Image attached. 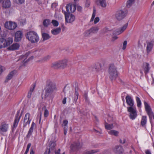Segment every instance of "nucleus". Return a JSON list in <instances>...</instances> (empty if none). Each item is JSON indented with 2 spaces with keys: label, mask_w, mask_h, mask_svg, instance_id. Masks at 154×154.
Returning a JSON list of instances; mask_svg holds the SVG:
<instances>
[{
  "label": "nucleus",
  "mask_w": 154,
  "mask_h": 154,
  "mask_svg": "<svg viewBox=\"0 0 154 154\" xmlns=\"http://www.w3.org/2000/svg\"><path fill=\"white\" fill-rule=\"evenodd\" d=\"M56 89L55 85L50 80L47 81L44 90L45 91L44 96L45 99L50 97L53 91Z\"/></svg>",
  "instance_id": "1"
},
{
  "label": "nucleus",
  "mask_w": 154,
  "mask_h": 154,
  "mask_svg": "<svg viewBox=\"0 0 154 154\" xmlns=\"http://www.w3.org/2000/svg\"><path fill=\"white\" fill-rule=\"evenodd\" d=\"M26 38L32 43H36L39 40V37L37 33L33 31L28 32L26 35Z\"/></svg>",
  "instance_id": "2"
},
{
  "label": "nucleus",
  "mask_w": 154,
  "mask_h": 154,
  "mask_svg": "<svg viewBox=\"0 0 154 154\" xmlns=\"http://www.w3.org/2000/svg\"><path fill=\"white\" fill-rule=\"evenodd\" d=\"M109 77L111 81L115 80L118 76V72L116 68L113 65H111L109 70Z\"/></svg>",
  "instance_id": "3"
},
{
  "label": "nucleus",
  "mask_w": 154,
  "mask_h": 154,
  "mask_svg": "<svg viewBox=\"0 0 154 154\" xmlns=\"http://www.w3.org/2000/svg\"><path fill=\"white\" fill-rule=\"evenodd\" d=\"M144 104L145 110L149 116L150 122L151 123V120L152 118L154 119V113L152 111L150 106L146 102L144 101Z\"/></svg>",
  "instance_id": "4"
},
{
  "label": "nucleus",
  "mask_w": 154,
  "mask_h": 154,
  "mask_svg": "<svg viewBox=\"0 0 154 154\" xmlns=\"http://www.w3.org/2000/svg\"><path fill=\"white\" fill-rule=\"evenodd\" d=\"M127 13V12L125 10H118L115 13V17L118 20H120L125 17Z\"/></svg>",
  "instance_id": "5"
},
{
  "label": "nucleus",
  "mask_w": 154,
  "mask_h": 154,
  "mask_svg": "<svg viewBox=\"0 0 154 154\" xmlns=\"http://www.w3.org/2000/svg\"><path fill=\"white\" fill-rule=\"evenodd\" d=\"M65 16V21L68 23H71L74 21L75 20V16L72 14L64 12Z\"/></svg>",
  "instance_id": "6"
},
{
  "label": "nucleus",
  "mask_w": 154,
  "mask_h": 154,
  "mask_svg": "<svg viewBox=\"0 0 154 154\" xmlns=\"http://www.w3.org/2000/svg\"><path fill=\"white\" fill-rule=\"evenodd\" d=\"M82 146V143H81L79 142H75L71 144L70 148L73 151H76L81 149Z\"/></svg>",
  "instance_id": "7"
},
{
  "label": "nucleus",
  "mask_w": 154,
  "mask_h": 154,
  "mask_svg": "<svg viewBox=\"0 0 154 154\" xmlns=\"http://www.w3.org/2000/svg\"><path fill=\"white\" fill-rule=\"evenodd\" d=\"M20 111H18L17 114H16L15 119L13 126V129L16 128L22 116V113L20 115Z\"/></svg>",
  "instance_id": "8"
},
{
  "label": "nucleus",
  "mask_w": 154,
  "mask_h": 154,
  "mask_svg": "<svg viewBox=\"0 0 154 154\" xmlns=\"http://www.w3.org/2000/svg\"><path fill=\"white\" fill-rule=\"evenodd\" d=\"M17 24L14 22H6L5 24V26L6 28L9 30H13L17 27Z\"/></svg>",
  "instance_id": "9"
},
{
  "label": "nucleus",
  "mask_w": 154,
  "mask_h": 154,
  "mask_svg": "<svg viewBox=\"0 0 154 154\" xmlns=\"http://www.w3.org/2000/svg\"><path fill=\"white\" fill-rule=\"evenodd\" d=\"M128 23H127L124 24L122 26L118 29H116L113 32L114 35H119L123 32L126 29L128 26Z\"/></svg>",
  "instance_id": "10"
},
{
  "label": "nucleus",
  "mask_w": 154,
  "mask_h": 154,
  "mask_svg": "<svg viewBox=\"0 0 154 154\" xmlns=\"http://www.w3.org/2000/svg\"><path fill=\"white\" fill-rule=\"evenodd\" d=\"M76 6L75 5L69 4L66 6V9L67 13H72L74 12L75 10Z\"/></svg>",
  "instance_id": "11"
},
{
  "label": "nucleus",
  "mask_w": 154,
  "mask_h": 154,
  "mask_svg": "<svg viewBox=\"0 0 154 154\" xmlns=\"http://www.w3.org/2000/svg\"><path fill=\"white\" fill-rule=\"evenodd\" d=\"M30 115L29 113H27L25 114L23 121V128L25 127L27 124H29L30 123L31 121L30 119Z\"/></svg>",
  "instance_id": "12"
},
{
  "label": "nucleus",
  "mask_w": 154,
  "mask_h": 154,
  "mask_svg": "<svg viewBox=\"0 0 154 154\" xmlns=\"http://www.w3.org/2000/svg\"><path fill=\"white\" fill-rule=\"evenodd\" d=\"M146 52L147 53H149L152 50L154 44V40L147 41Z\"/></svg>",
  "instance_id": "13"
},
{
  "label": "nucleus",
  "mask_w": 154,
  "mask_h": 154,
  "mask_svg": "<svg viewBox=\"0 0 154 154\" xmlns=\"http://www.w3.org/2000/svg\"><path fill=\"white\" fill-rule=\"evenodd\" d=\"M99 29L97 26L92 27L89 30L86 31L85 33V35L86 36H88L91 33L97 32Z\"/></svg>",
  "instance_id": "14"
},
{
  "label": "nucleus",
  "mask_w": 154,
  "mask_h": 154,
  "mask_svg": "<svg viewBox=\"0 0 154 154\" xmlns=\"http://www.w3.org/2000/svg\"><path fill=\"white\" fill-rule=\"evenodd\" d=\"M115 154H123L124 149L122 147L120 146H116L114 149Z\"/></svg>",
  "instance_id": "15"
},
{
  "label": "nucleus",
  "mask_w": 154,
  "mask_h": 154,
  "mask_svg": "<svg viewBox=\"0 0 154 154\" xmlns=\"http://www.w3.org/2000/svg\"><path fill=\"white\" fill-rule=\"evenodd\" d=\"M23 36V33L20 31H17L15 35V41L18 42L20 41Z\"/></svg>",
  "instance_id": "16"
},
{
  "label": "nucleus",
  "mask_w": 154,
  "mask_h": 154,
  "mask_svg": "<svg viewBox=\"0 0 154 154\" xmlns=\"http://www.w3.org/2000/svg\"><path fill=\"white\" fill-rule=\"evenodd\" d=\"M125 99L127 104L130 106H133L134 105V101L132 97L129 96L127 95L125 97Z\"/></svg>",
  "instance_id": "17"
},
{
  "label": "nucleus",
  "mask_w": 154,
  "mask_h": 154,
  "mask_svg": "<svg viewBox=\"0 0 154 154\" xmlns=\"http://www.w3.org/2000/svg\"><path fill=\"white\" fill-rule=\"evenodd\" d=\"M56 146L55 143L54 142H52L51 143L50 145V148L48 151H46L44 154H50L51 151L54 150L55 149Z\"/></svg>",
  "instance_id": "18"
},
{
  "label": "nucleus",
  "mask_w": 154,
  "mask_h": 154,
  "mask_svg": "<svg viewBox=\"0 0 154 154\" xmlns=\"http://www.w3.org/2000/svg\"><path fill=\"white\" fill-rule=\"evenodd\" d=\"M13 42V39L12 38L9 37L7 39L5 40L4 42V45L5 47L8 46L11 44Z\"/></svg>",
  "instance_id": "19"
},
{
  "label": "nucleus",
  "mask_w": 154,
  "mask_h": 154,
  "mask_svg": "<svg viewBox=\"0 0 154 154\" xmlns=\"http://www.w3.org/2000/svg\"><path fill=\"white\" fill-rule=\"evenodd\" d=\"M29 53H27L25 55H22L20 57V58L22 59H24L23 62L25 63L27 62L30 60H32L33 58V57L32 56L29 57L27 60H26L27 57L28 56Z\"/></svg>",
  "instance_id": "20"
},
{
  "label": "nucleus",
  "mask_w": 154,
  "mask_h": 154,
  "mask_svg": "<svg viewBox=\"0 0 154 154\" xmlns=\"http://www.w3.org/2000/svg\"><path fill=\"white\" fill-rule=\"evenodd\" d=\"M19 47V44L18 43H15L13 44L12 45L9 46L8 48V49L11 50H14L18 49Z\"/></svg>",
  "instance_id": "21"
},
{
  "label": "nucleus",
  "mask_w": 154,
  "mask_h": 154,
  "mask_svg": "<svg viewBox=\"0 0 154 154\" xmlns=\"http://www.w3.org/2000/svg\"><path fill=\"white\" fill-rule=\"evenodd\" d=\"M35 123L33 122L31 126L28 131V134L26 136L27 137H29L31 135L32 132L33 131V130L34 127L35 126Z\"/></svg>",
  "instance_id": "22"
},
{
  "label": "nucleus",
  "mask_w": 154,
  "mask_h": 154,
  "mask_svg": "<svg viewBox=\"0 0 154 154\" xmlns=\"http://www.w3.org/2000/svg\"><path fill=\"white\" fill-rule=\"evenodd\" d=\"M11 6V2L10 0H4L3 6L5 8H8Z\"/></svg>",
  "instance_id": "23"
},
{
  "label": "nucleus",
  "mask_w": 154,
  "mask_h": 154,
  "mask_svg": "<svg viewBox=\"0 0 154 154\" xmlns=\"http://www.w3.org/2000/svg\"><path fill=\"white\" fill-rule=\"evenodd\" d=\"M149 66V64L148 63H145L143 64V69L146 74L149 72L150 69Z\"/></svg>",
  "instance_id": "24"
},
{
  "label": "nucleus",
  "mask_w": 154,
  "mask_h": 154,
  "mask_svg": "<svg viewBox=\"0 0 154 154\" xmlns=\"http://www.w3.org/2000/svg\"><path fill=\"white\" fill-rule=\"evenodd\" d=\"M8 124H5L0 126V132H6L8 130Z\"/></svg>",
  "instance_id": "25"
},
{
  "label": "nucleus",
  "mask_w": 154,
  "mask_h": 154,
  "mask_svg": "<svg viewBox=\"0 0 154 154\" xmlns=\"http://www.w3.org/2000/svg\"><path fill=\"white\" fill-rule=\"evenodd\" d=\"M51 67L56 69L60 68V67L59 61L53 63L51 64Z\"/></svg>",
  "instance_id": "26"
},
{
  "label": "nucleus",
  "mask_w": 154,
  "mask_h": 154,
  "mask_svg": "<svg viewBox=\"0 0 154 154\" xmlns=\"http://www.w3.org/2000/svg\"><path fill=\"white\" fill-rule=\"evenodd\" d=\"M60 68H64L67 66V60H66L59 61Z\"/></svg>",
  "instance_id": "27"
},
{
  "label": "nucleus",
  "mask_w": 154,
  "mask_h": 154,
  "mask_svg": "<svg viewBox=\"0 0 154 154\" xmlns=\"http://www.w3.org/2000/svg\"><path fill=\"white\" fill-rule=\"evenodd\" d=\"M97 2V5H99L103 8H105L107 4L106 0H99L98 3Z\"/></svg>",
  "instance_id": "28"
},
{
  "label": "nucleus",
  "mask_w": 154,
  "mask_h": 154,
  "mask_svg": "<svg viewBox=\"0 0 154 154\" xmlns=\"http://www.w3.org/2000/svg\"><path fill=\"white\" fill-rule=\"evenodd\" d=\"M61 30V28L60 27H58L51 30V32L53 35H56L60 33Z\"/></svg>",
  "instance_id": "29"
},
{
  "label": "nucleus",
  "mask_w": 154,
  "mask_h": 154,
  "mask_svg": "<svg viewBox=\"0 0 154 154\" xmlns=\"http://www.w3.org/2000/svg\"><path fill=\"white\" fill-rule=\"evenodd\" d=\"M99 149L91 150H86L82 154H93L98 152Z\"/></svg>",
  "instance_id": "30"
},
{
  "label": "nucleus",
  "mask_w": 154,
  "mask_h": 154,
  "mask_svg": "<svg viewBox=\"0 0 154 154\" xmlns=\"http://www.w3.org/2000/svg\"><path fill=\"white\" fill-rule=\"evenodd\" d=\"M14 74V72L13 71L10 72L7 76L5 82H8L9 80H11Z\"/></svg>",
  "instance_id": "31"
},
{
  "label": "nucleus",
  "mask_w": 154,
  "mask_h": 154,
  "mask_svg": "<svg viewBox=\"0 0 154 154\" xmlns=\"http://www.w3.org/2000/svg\"><path fill=\"white\" fill-rule=\"evenodd\" d=\"M42 37L43 41L46 40L50 38L49 34L45 33H42Z\"/></svg>",
  "instance_id": "32"
},
{
  "label": "nucleus",
  "mask_w": 154,
  "mask_h": 154,
  "mask_svg": "<svg viewBox=\"0 0 154 154\" xmlns=\"http://www.w3.org/2000/svg\"><path fill=\"white\" fill-rule=\"evenodd\" d=\"M147 118L146 116H143L140 122V124L142 126H145L146 123Z\"/></svg>",
  "instance_id": "33"
},
{
  "label": "nucleus",
  "mask_w": 154,
  "mask_h": 154,
  "mask_svg": "<svg viewBox=\"0 0 154 154\" xmlns=\"http://www.w3.org/2000/svg\"><path fill=\"white\" fill-rule=\"evenodd\" d=\"M127 109L128 111L130 112V114L137 113L136 108H134L133 106L128 107Z\"/></svg>",
  "instance_id": "34"
},
{
  "label": "nucleus",
  "mask_w": 154,
  "mask_h": 154,
  "mask_svg": "<svg viewBox=\"0 0 154 154\" xmlns=\"http://www.w3.org/2000/svg\"><path fill=\"white\" fill-rule=\"evenodd\" d=\"M127 109L128 111L130 112V114L137 113L136 108H134L133 106L128 107Z\"/></svg>",
  "instance_id": "35"
},
{
  "label": "nucleus",
  "mask_w": 154,
  "mask_h": 154,
  "mask_svg": "<svg viewBox=\"0 0 154 154\" xmlns=\"http://www.w3.org/2000/svg\"><path fill=\"white\" fill-rule=\"evenodd\" d=\"M135 0H129L127 3L126 7L128 8H130L134 3Z\"/></svg>",
  "instance_id": "36"
},
{
  "label": "nucleus",
  "mask_w": 154,
  "mask_h": 154,
  "mask_svg": "<svg viewBox=\"0 0 154 154\" xmlns=\"http://www.w3.org/2000/svg\"><path fill=\"white\" fill-rule=\"evenodd\" d=\"M108 133L110 135H113L116 136H117L119 134V132L114 130H111L108 132Z\"/></svg>",
  "instance_id": "37"
},
{
  "label": "nucleus",
  "mask_w": 154,
  "mask_h": 154,
  "mask_svg": "<svg viewBox=\"0 0 154 154\" xmlns=\"http://www.w3.org/2000/svg\"><path fill=\"white\" fill-rule=\"evenodd\" d=\"M105 127L106 129L110 130L113 128V126L112 124H109L105 122Z\"/></svg>",
  "instance_id": "38"
},
{
  "label": "nucleus",
  "mask_w": 154,
  "mask_h": 154,
  "mask_svg": "<svg viewBox=\"0 0 154 154\" xmlns=\"http://www.w3.org/2000/svg\"><path fill=\"white\" fill-rule=\"evenodd\" d=\"M136 100L137 103V106L139 108H141V102L140 99L138 97H136Z\"/></svg>",
  "instance_id": "39"
},
{
  "label": "nucleus",
  "mask_w": 154,
  "mask_h": 154,
  "mask_svg": "<svg viewBox=\"0 0 154 154\" xmlns=\"http://www.w3.org/2000/svg\"><path fill=\"white\" fill-rule=\"evenodd\" d=\"M75 90V91L74 95V100L75 102H76L78 99L79 93L76 91V89Z\"/></svg>",
  "instance_id": "40"
},
{
  "label": "nucleus",
  "mask_w": 154,
  "mask_h": 154,
  "mask_svg": "<svg viewBox=\"0 0 154 154\" xmlns=\"http://www.w3.org/2000/svg\"><path fill=\"white\" fill-rule=\"evenodd\" d=\"M51 56H50L47 55L43 57L41 60L43 62H45L49 60Z\"/></svg>",
  "instance_id": "41"
},
{
  "label": "nucleus",
  "mask_w": 154,
  "mask_h": 154,
  "mask_svg": "<svg viewBox=\"0 0 154 154\" xmlns=\"http://www.w3.org/2000/svg\"><path fill=\"white\" fill-rule=\"evenodd\" d=\"M137 113L130 114L129 117L130 118L132 119H134L137 117Z\"/></svg>",
  "instance_id": "42"
},
{
  "label": "nucleus",
  "mask_w": 154,
  "mask_h": 154,
  "mask_svg": "<svg viewBox=\"0 0 154 154\" xmlns=\"http://www.w3.org/2000/svg\"><path fill=\"white\" fill-rule=\"evenodd\" d=\"M5 39L2 38H0V48L5 47L4 42Z\"/></svg>",
  "instance_id": "43"
},
{
  "label": "nucleus",
  "mask_w": 154,
  "mask_h": 154,
  "mask_svg": "<svg viewBox=\"0 0 154 154\" xmlns=\"http://www.w3.org/2000/svg\"><path fill=\"white\" fill-rule=\"evenodd\" d=\"M50 21L48 19L45 20L43 22V24L45 26L47 27L50 24Z\"/></svg>",
  "instance_id": "44"
},
{
  "label": "nucleus",
  "mask_w": 154,
  "mask_h": 154,
  "mask_svg": "<svg viewBox=\"0 0 154 154\" xmlns=\"http://www.w3.org/2000/svg\"><path fill=\"white\" fill-rule=\"evenodd\" d=\"M52 23L54 26H57L59 25L58 22L55 20H53L52 21Z\"/></svg>",
  "instance_id": "45"
},
{
  "label": "nucleus",
  "mask_w": 154,
  "mask_h": 154,
  "mask_svg": "<svg viewBox=\"0 0 154 154\" xmlns=\"http://www.w3.org/2000/svg\"><path fill=\"white\" fill-rule=\"evenodd\" d=\"M15 2L18 4H22L24 2L25 0H14Z\"/></svg>",
  "instance_id": "46"
},
{
  "label": "nucleus",
  "mask_w": 154,
  "mask_h": 154,
  "mask_svg": "<svg viewBox=\"0 0 154 154\" xmlns=\"http://www.w3.org/2000/svg\"><path fill=\"white\" fill-rule=\"evenodd\" d=\"M49 115V112L48 109H45L44 113V116L45 117H47Z\"/></svg>",
  "instance_id": "47"
},
{
  "label": "nucleus",
  "mask_w": 154,
  "mask_h": 154,
  "mask_svg": "<svg viewBox=\"0 0 154 154\" xmlns=\"http://www.w3.org/2000/svg\"><path fill=\"white\" fill-rule=\"evenodd\" d=\"M83 97L85 99L86 101L88 102H89V100L88 99V94L87 93H85L84 94Z\"/></svg>",
  "instance_id": "48"
},
{
  "label": "nucleus",
  "mask_w": 154,
  "mask_h": 154,
  "mask_svg": "<svg viewBox=\"0 0 154 154\" xmlns=\"http://www.w3.org/2000/svg\"><path fill=\"white\" fill-rule=\"evenodd\" d=\"M5 69V68L4 67L0 66V75Z\"/></svg>",
  "instance_id": "49"
},
{
  "label": "nucleus",
  "mask_w": 154,
  "mask_h": 154,
  "mask_svg": "<svg viewBox=\"0 0 154 154\" xmlns=\"http://www.w3.org/2000/svg\"><path fill=\"white\" fill-rule=\"evenodd\" d=\"M127 45V41H124L123 43V46L122 48L123 50H124L125 49Z\"/></svg>",
  "instance_id": "50"
},
{
  "label": "nucleus",
  "mask_w": 154,
  "mask_h": 154,
  "mask_svg": "<svg viewBox=\"0 0 154 154\" xmlns=\"http://www.w3.org/2000/svg\"><path fill=\"white\" fill-rule=\"evenodd\" d=\"M68 123V121L66 120H64L63 122V124L64 125V127H67V124Z\"/></svg>",
  "instance_id": "51"
},
{
  "label": "nucleus",
  "mask_w": 154,
  "mask_h": 154,
  "mask_svg": "<svg viewBox=\"0 0 154 154\" xmlns=\"http://www.w3.org/2000/svg\"><path fill=\"white\" fill-rule=\"evenodd\" d=\"M35 87V84H33L32 86L30 88V90L29 91L31 92H33V90H34Z\"/></svg>",
  "instance_id": "52"
},
{
  "label": "nucleus",
  "mask_w": 154,
  "mask_h": 154,
  "mask_svg": "<svg viewBox=\"0 0 154 154\" xmlns=\"http://www.w3.org/2000/svg\"><path fill=\"white\" fill-rule=\"evenodd\" d=\"M100 20V19L99 17H96L94 20V23L95 24H96L97 23H98Z\"/></svg>",
  "instance_id": "53"
},
{
  "label": "nucleus",
  "mask_w": 154,
  "mask_h": 154,
  "mask_svg": "<svg viewBox=\"0 0 154 154\" xmlns=\"http://www.w3.org/2000/svg\"><path fill=\"white\" fill-rule=\"evenodd\" d=\"M31 146V144L30 143H29L28 144V145H27V146L26 149V152H28L29 150V148Z\"/></svg>",
  "instance_id": "54"
},
{
  "label": "nucleus",
  "mask_w": 154,
  "mask_h": 154,
  "mask_svg": "<svg viewBox=\"0 0 154 154\" xmlns=\"http://www.w3.org/2000/svg\"><path fill=\"white\" fill-rule=\"evenodd\" d=\"M96 15V10L95 8H94L93 10V13L92 16V17L95 18Z\"/></svg>",
  "instance_id": "55"
},
{
  "label": "nucleus",
  "mask_w": 154,
  "mask_h": 154,
  "mask_svg": "<svg viewBox=\"0 0 154 154\" xmlns=\"http://www.w3.org/2000/svg\"><path fill=\"white\" fill-rule=\"evenodd\" d=\"M90 4V1H88V0H86V2L85 3L86 6L88 7H89Z\"/></svg>",
  "instance_id": "56"
},
{
  "label": "nucleus",
  "mask_w": 154,
  "mask_h": 154,
  "mask_svg": "<svg viewBox=\"0 0 154 154\" xmlns=\"http://www.w3.org/2000/svg\"><path fill=\"white\" fill-rule=\"evenodd\" d=\"M103 32L104 33H106L109 31V30L107 27H105L103 29Z\"/></svg>",
  "instance_id": "57"
},
{
  "label": "nucleus",
  "mask_w": 154,
  "mask_h": 154,
  "mask_svg": "<svg viewBox=\"0 0 154 154\" xmlns=\"http://www.w3.org/2000/svg\"><path fill=\"white\" fill-rule=\"evenodd\" d=\"M57 4L56 3H54L51 5V7L52 8H55L57 7Z\"/></svg>",
  "instance_id": "58"
},
{
  "label": "nucleus",
  "mask_w": 154,
  "mask_h": 154,
  "mask_svg": "<svg viewBox=\"0 0 154 154\" xmlns=\"http://www.w3.org/2000/svg\"><path fill=\"white\" fill-rule=\"evenodd\" d=\"M119 142L121 143H124L125 142V139H123L122 140L120 139L119 140Z\"/></svg>",
  "instance_id": "59"
},
{
  "label": "nucleus",
  "mask_w": 154,
  "mask_h": 154,
  "mask_svg": "<svg viewBox=\"0 0 154 154\" xmlns=\"http://www.w3.org/2000/svg\"><path fill=\"white\" fill-rule=\"evenodd\" d=\"M66 97H64L62 101V103L63 104H65L66 103Z\"/></svg>",
  "instance_id": "60"
},
{
  "label": "nucleus",
  "mask_w": 154,
  "mask_h": 154,
  "mask_svg": "<svg viewBox=\"0 0 154 154\" xmlns=\"http://www.w3.org/2000/svg\"><path fill=\"white\" fill-rule=\"evenodd\" d=\"M67 129V127H64V134L65 135H66V134Z\"/></svg>",
  "instance_id": "61"
},
{
  "label": "nucleus",
  "mask_w": 154,
  "mask_h": 154,
  "mask_svg": "<svg viewBox=\"0 0 154 154\" xmlns=\"http://www.w3.org/2000/svg\"><path fill=\"white\" fill-rule=\"evenodd\" d=\"M82 10V8L80 6H78L77 8V10L79 11H81Z\"/></svg>",
  "instance_id": "62"
},
{
  "label": "nucleus",
  "mask_w": 154,
  "mask_h": 154,
  "mask_svg": "<svg viewBox=\"0 0 154 154\" xmlns=\"http://www.w3.org/2000/svg\"><path fill=\"white\" fill-rule=\"evenodd\" d=\"M32 92H31L29 91L28 92L27 95V97L28 98H30L31 97L32 95Z\"/></svg>",
  "instance_id": "63"
},
{
  "label": "nucleus",
  "mask_w": 154,
  "mask_h": 154,
  "mask_svg": "<svg viewBox=\"0 0 154 154\" xmlns=\"http://www.w3.org/2000/svg\"><path fill=\"white\" fill-rule=\"evenodd\" d=\"M60 149H59L57 151H55V154H60Z\"/></svg>",
  "instance_id": "64"
}]
</instances>
